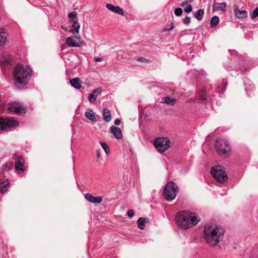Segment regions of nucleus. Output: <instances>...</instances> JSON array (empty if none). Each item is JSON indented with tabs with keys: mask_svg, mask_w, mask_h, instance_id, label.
Instances as JSON below:
<instances>
[{
	"mask_svg": "<svg viewBox=\"0 0 258 258\" xmlns=\"http://www.w3.org/2000/svg\"><path fill=\"white\" fill-rule=\"evenodd\" d=\"M225 230L222 227L212 223L205 225L204 237L206 242L212 246H216L223 238Z\"/></svg>",
	"mask_w": 258,
	"mask_h": 258,
	"instance_id": "1",
	"label": "nucleus"
},
{
	"mask_svg": "<svg viewBox=\"0 0 258 258\" xmlns=\"http://www.w3.org/2000/svg\"><path fill=\"white\" fill-rule=\"evenodd\" d=\"M201 220L196 213L189 211H180L175 216L177 225L182 229H188L196 225Z\"/></svg>",
	"mask_w": 258,
	"mask_h": 258,
	"instance_id": "2",
	"label": "nucleus"
},
{
	"mask_svg": "<svg viewBox=\"0 0 258 258\" xmlns=\"http://www.w3.org/2000/svg\"><path fill=\"white\" fill-rule=\"evenodd\" d=\"M32 70L28 66L19 63L13 69L14 84L17 88H21L28 82L32 76Z\"/></svg>",
	"mask_w": 258,
	"mask_h": 258,
	"instance_id": "3",
	"label": "nucleus"
},
{
	"mask_svg": "<svg viewBox=\"0 0 258 258\" xmlns=\"http://www.w3.org/2000/svg\"><path fill=\"white\" fill-rule=\"evenodd\" d=\"M178 191V186L174 182L169 181L166 184L164 188V198L168 201H172L175 198Z\"/></svg>",
	"mask_w": 258,
	"mask_h": 258,
	"instance_id": "4",
	"label": "nucleus"
},
{
	"mask_svg": "<svg viewBox=\"0 0 258 258\" xmlns=\"http://www.w3.org/2000/svg\"><path fill=\"white\" fill-rule=\"evenodd\" d=\"M212 176L218 182L224 183L227 181L228 177L225 173L224 168L221 166L213 167L211 170Z\"/></svg>",
	"mask_w": 258,
	"mask_h": 258,
	"instance_id": "5",
	"label": "nucleus"
},
{
	"mask_svg": "<svg viewBox=\"0 0 258 258\" xmlns=\"http://www.w3.org/2000/svg\"><path fill=\"white\" fill-rule=\"evenodd\" d=\"M154 144L160 153H163L170 147V142L167 138H158L155 140Z\"/></svg>",
	"mask_w": 258,
	"mask_h": 258,
	"instance_id": "6",
	"label": "nucleus"
},
{
	"mask_svg": "<svg viewBox=\"0 0 258 258\" xmlns=\"http://www.w3.org/2000/svg\"><path fill=\"white\" fill-rule=\"evenodd\" d=\"M215 147L220 155L226 154L231 150L228 142L224 139H217L216 141Z\"/></svg>",
	"mask_w": 258,
	"mask_h": 258,
	"instance_id": "7",
	"label": "nucleus"
},
{
	"mask_svg": "<svg viewBox=\"0 0 258 258\" xmlns=\"http://www.w3.org/2000/svg\"><path fill=\"white\" fill-rule=\"evenodd\" d=\"M18 125V122L10 117H0V132L10 129Z\"/></svg>",
	"mask_w": 258,
	"mask_h": 258,
	"instance_id": "8",
	"label": "nucleus"
},
{
	"mask_svg": "<svg viewBox=\"0 0 258 258\" xmlns=\"http://www.w3.org/2000/svg\"><path fill=\"white\" fill-rule=\"evenodd\" d=\"M7 109L10 112H14L17 114L25 113V107L17 102L10 103Z\"/></svg>",
	"mask_w": 258,
	"mask_h": 258,
	"instance_id": "9",
	"label": "nucleus"
},
{
	"mask_svg": "<svg viewBox=\"0 0 258 258\" xmlns=\"http://www.w3.org/2000/svg\"><path fill=\"white\" fill-rule=\"evenodd\" d=\"M72 21V30L71 32L74 34L75 37L78 39H80V36L79 35V29H80V24L78 22L77 19H73Z\"/></svg>",
	"mask_w": 258,
	"mask_h": 258,
	"instance_id": "10",
	"label": "nucleus"
},
{
	"mask_svg": "<svg viewBox=\"0 0 258 258\" xmlns=\"http://www.w3.org/2000/svg\"><path fill=\"white\" fill-rule=\"evenodd\" d=\"M25 160L21 156L17 157V161L15 162V167L17 171L24 172L25 170V168L24 166Z\"/></svg>",
	"mask_w": 258,
	"mask_h": 258,
	"instance_id": "11",
	"label": "nucleus"
},
{
	"mask_svg": "<svg viewBox=\"0 0 258 258\" xmlns=\"http://www.w3.org/2000/svg\"><path fill=\"white\" fill-rule=\"evenodd\" d=\"M12 56L9 54L4 55L1 58L0 63L3 68L9 66L12 63Z\"/></svg>",
	"mask_w": 258,
	"mask_h": 258,
	"instance_id": "12",
	"label": "nucleus"
},
{
	"mask_svg": "<svg viewBox=\"0 0 258 258\" xmlns=\"http://www.w3.org/2000/svg\"><path fill=\"white\" fill-rule=\"evenodd\" d=\"M234 12L235 17L238 19H244L247 17L248 14L247 11L239 10L236 5L234 6Z\"/></svg>",
	"mask_w": 258,
	"mask_h": 258,
	"instance_id": "13",
	"label": "nucleus"
},
{
	"mask_svg": "<svg viewBox=\"0 0 258 258\" xmlns=\"http://www.w3.org/2000/svg\"><path fill=\"white\" fill-rule=\"evenodd\" d=\"M102 89L98 88L95 89L91 94H90L88 100L91 103H94L96 101V98L101 94Z\"/></svg>",
	"mask_w": 258,
	"mask_h": 258,
	"instance_id": "14",
	"label": "nucleus"
},
{
	"mask_svg": "<svg viewBox=\"0 0 258 258\" xmlns=\"http://www.w3.org/2000/svg\"><path fill=\"white\" fill-rule=\"evenodd\" d=\"M85 199L89 202L94 204H99L102 201L101 197H94L89 193L85 195Z\"/></svg>",
	"mask_w": 258,
	"mask_h": 258,
	"instance_id": "15",
	"label": "nucleus"
},
{
	"mask_svg": "<svg viewBox=\"0 0 258 258\" xmlns=\"http://www.w3.org/2000/svg\"><path fill=\"white\" fill-rule=\"evenodd\" d=\"M106 7L112 12H113L120 15H123V10L118 6H114L112 4H107L106 5Z\"/></svg>",
	"mask_w": 258,
	"mask_h": 258,
	"instance_id": "16",
	"label": "nucleus"
},
{
	"mask_svg": "<svg viewBox=\"0 0 258 258\" xmlns=\"http://www.w3.org/2000/svg\"><path fill=\"white\" fill-rule=\"evenodd\" d=\"M110 132L113 134V136L117 139H120L122 138V132L120 128L112 126L110 127Z\"/></svg>",
	"mask_w": 258,
	"mask_h": 258,
	"instance_id": "17",
	"label": "nucleus"
},
{
	"mask_svg": "<svg viewBox=\"0 0 258 258\" xmlns=\"http://www.w3.org/2000/svg\"><path fill=\"white\" fill-rule=\"evenodd\" d=\"M226 4L225 3H215L213 5V8L215 11H220L222 13L226 11Z\"/></svg>",
	"mask_w": 258,
	"mask_h": 258,
	"instance_id": "18",
	"label": "nucleus"
},
{
	"mask_svg": "<svg viewBox=\"0 0 258 258\" xmlns=\"http://www.w3.org/2000/svg\"><path fill=\"white\" fill-rule=\"evenodd\" d=\"M66 43L69 47L81 46L80 43L76 42L72 37L67 38L66 40Z\"/></svg>",
	"mask_w": 258,
	"mask_h": 258,
	"instance_id": "19",
	"label": "nucleus"
},
{
	"mask_svg": "<svg viewBox=\"0 0 258 258\" xmlns=\"http://www.w3.org/2000/svg\"><path fill=\"white\" fill-rule=\"evenodd\" d=\"M71 85L77 89H80L81 88V80L77 77L72 79L70 81Z\"/></svg>",
	"mask_w": 258,
	"mask_h": 258,
	"instance_id": "20",
	"label": "nucleus"
},
{
	"mask_svg": "<svg viewBox=\"0 0 258 258\" xmlns=\"http://www.w3.org/2000/svg\"><path fill=\"white\" fill-rule=\"evenodd\" d=\"M10 184L8 181H5L0 183V192L5 194L9 188Z\"/></svg>",
	"mask_w": 258,
	"mask_h": 258,
	"instance_id": "21",
	"label": "nucleus"
},
{
	"mask_svg": "<svg viewBox=\"0 0 258 258\" xmlns=\"http://www.w3.org/2000/svg\"><path fill=\"white\" fill-rule=\"evenodd\" d=\"M86 118L92 121H96L94 113L92 109H87L85 113Z\"/></svg>",
	"mask_w": 258,
	"mask_h": 258,
	"instance_id": "22",
	"label": "nucleus"
},
{
	"mask_svg": "<svg viewBox=\"0 0 258 258\" xmlns=\"http://www.w3.org/2000/svg\"><path fill=\"white\" fill-rule=\"evenodd\" d=\"M103 119L107 122L110 121L111 119V116L110 111L106 108H104L103 110Z\"/></svg>",
	"mask_w": 258,
	"mask_h": 258,
	"instance_id": "23",
	"label": "nucleus"
},
{
	"mask_svg": "<svg viewBox=\"0 0 258 258\" xmlns=\"http://www.w3.org/2000/svg\"><path fill=\"white\" fill-rule=\"evenodd\" d=\"M7 41V34L4 29L0 30V46L5 45Z\"/></svg>",
	"mask_w": 258,
	"mask_h": 258,
	"instance_id": "24",
	"label": "nucleus"
},
{
	"mask_svg": "<svg viewBox=\"0 0 258 258\" xmlns=\"http://www.w3.org/2000/svg\"><path fill=\"white\" fill-rule=\"evenodd\" d=\"M147 222V219L145 218L140 217L137 220L138 227L141 230H143L145 228V224Z\"/></svg>",
	"mask_w": 258,
	"mask_h": 258,
	"instance_id": "25",
	"label": "nucleus"
},
{
	"mask_svg": "<svg viewBox=\"0 0 258 258\" xmlns=\"http://www.w3.org/2000/svg\"><path fill=\"white\" fill-rule=\"evenodd\" d=\"M219 22V19L218 16H213L210 20V26L211 28L215 27Z\"/></svg>",
	"mask_w": 258,
	"mask_h": 258,
	"instance_id": "26",
	"label": "nucleus"
},
{
	"mask_svg": "<svg viewBox=\"0 0 258 258\" xmlns=\"http://www.w3.org/2000/svg\"><path fill=\"white\" fill-rule=\"evenodd\" d=\"M199 96L202 101L207 100V93L206 90L204 89H202L200 90Z\"/></svg>",
	"mask_w": 258,
	"mask_h": 258,
	"instance_id": "27",
	"label": "nucleus"
},
{
	"mask_svg": "<svg viewBox=\"0 0 258 258\" xmlns=\"http://www.w3.org/2000/svg\"><path fill=\"white\" fill-rule=\"evenodd\" d=\"M204 14L203 9H199L195 14L194 16L198 20H201L202 19V16Z\"/></svg>",
	"mask_w": 258,
	"mask_h": 258,
	"instance_id": "28",
	"label": "nucleus"
},
{
	"mask_svg": "<svg viewBox=\"0 0 258 258\" xmlns=\"http://www.w3.org/2000/svg\"><path fill=\"white\" fill-rule=\"evenodd\" d=\"M13 166L12 162L6 163L3 165L2 171L3 172L7 171L10 170Z\"/></svg>",
	"mask_w": 258,
	"mask_h": 258,
	"instance_id": "29",
	"label": "nucleus"
},
{
	"mask_svg": "<svg viewBox=\"0 0 258 258\" xmlns=\"http://www.w3.org/2000/svg\"><path fill=\"white\" fill-rule=\"evenodd\" d=\"M100 144L101 145L102 148L103 149L105 152L106 154H109L110 153V150L108 146L105 143H103L101 141L100 142Z\"/></svg>",
	"mask_w": 258,
	"mask_h": 258,
	"instance_id": "30",
	"label": "nucleus"
},
{
	"mask_svg": "<svg viewBox=\"0 0 258 258\" xmlns=\"http://www.w3.org/2000/svg\"><path fill=\"white\" fill-rule=\"evenodd\" d=\"M164 102L167 104L173 105L175 103L176 100L175 99L171 98L169 97H167L165 98Z\"/></svg>",
	"mask_w": 258,
	"mask_h": 258,
	"instance_id": "31",
	"label": "nucleus"
},
{
	"mask_svg": "<svg viewBox=\"0 0 258 258\" xmlns=\"http://www.w3.org/2000/svg\"><path fill=\"white\" fill-rule=\"evenodd\" d=\"M183 11L181 8H177L174 10V14L177 16H180L182 14Z\"/></svg>",
	"mask_w": 258,
	"mask_h": 258,
	"instance_id": "32",
	"label": "nucleus"
},
{
	"mask_svg": "<svg viewBox=\"0 0 258 258\" xmlns=\"http://www.w3.org/2000/svg\"><path fill=\"white\" fill-rule=\"evenodd\" d=\"M258 16V8H255L251 14V17L254 19Z\"/></svg>",
	"mask_w": 258,
	"mask_h": 258,
	"instance_id": "33",
	"label": "nucleus"
},
{
	"mask_svg": "<svg viewBox=\"0 0 258 258\" xmlns=\"http://www.w3.org/2000/svg\"><path fill=\"white\" fill-rule=\"evenodd\" d=\"M68 17L70 19H77V13L76 12H73L72 13H70L68 15Z\"/></svg>",
	"mask_w": 258,
	"mask_h": 258,
	"instance_id": "34",
	"label": "nucleus"
},
{
	"mask_svg": "<svg viewBox=\"0 0 258 258\" xmlns=\"http://www.w3.org/2000/svg\"><path fill=\"white\" fill-rule=\"evenodd\" d=\"M192 10V7L191 5H188L186 6V7L184 8V11L185 12L187 13H190Z\"/></svg>",
	"mask_w": 258,
	"mask_h": 258,
	"instance_id": "35",
	"label": "nucleus"
},
{
	"mask_svg": "<svg viewBox=\"0 0 258 258\" xmlns=\"http://www.w3.org/2000/svg\"><path fill=\"white\" fill-rule=\"evenodd\" d=\"M174 28V24L173 22L170 23V27L169 28H164L163 31L164 32L169 31Z\"/></svg>",
	"mask_w": 258,
	"mask_h": 258,
	"instance_id": "36",
	"label": "nucleus"
},
{
	"mask_svg": "<svg viewBox=\"0 0 258 258\" xmlns=\"http://www.w3.org/2000/svg\"><path fill=\"white\" fill-rule=\"evenodd\" d=\"M183 22L185 25L188 24L190 22V17L186 16L184 19H183Z\"/></svg>",
	"mask_w": 258,
	"mask_h": 258,
	"instance_id": "37",
	"label": "nucleus"
},
{
	"mask_svg": "<svg viewBox=\"0 0 258 258\" xmlns=\"http://www.w3.org/2000/svg\"><path fill=\"white\" fill-rule=\"evenodd\" d=\"M134 214H135V213H134V210H128V212H127V215L129 217L131 218V217H133L134 216Z\"/></svg>",
	"mask_w": 258,
	"mask_h": 258,
	"instance_id": "38",
	"label": "nucleus"
},
{
	"mask_svg": "<svg viewBox=\"0 0 258 258\" xmlns=\"http://www.w3.org/2000/svg\"><path fill=\"white\" fill-rule=\"evenodd\" d=\"M137 60L139 61L142 62H148V60L147 59H146V58H143V57L138 58L137 59Z\"/></svg>",
	"mask_w": 258,
	"mask_h": 258,
	"instance_id": "39",
	"label": "nucleus"
},
{
	"mask_svg": "<svg viewBox=\"0 0 258 258\" xmlns=\"http://www.w3.org/2000/svg\"><path fill=\"white\" fill-rule=\"evenodd\" d=\"M120 123H121V121L119 119H116L114 122V123L116 125H119L120 124Z\"/></svg>",
	"mask_w": 258,
	"mask_h": 258,
	"instance_id": "40",
	"label": "nucleus"
},
{
	"mask_svg": "<svg viewBox=\"0 0 258 258\" xmlns=\"http://www.w3.org/2000/svg\"><path fill=\"white\" fill-rule=\"evenodd\" d=\"M102 60H103V57H96L95 58V61H96V62H100V61H102Z\"/></svg>",
	"mask_w": 258,
	"mask_h": 258,
	"instance_id": "41",
	"label": "nucleus"
},
{
	"mask_svg": "<svg viewBox=\"0 0 258 258\" xmlns=\"http://www.w3.org/2000/svg\"><path fill=\"white\" fill-rule=\"evenodd\" d=\"M227 86V82H223L222 86L220 87H221L224 90H225Z\"/></svg>",
	"mask_w": 258,
	"mask_h": 258,
	"instance_id": "42",
	"label": "nucleus"
},
{
	"mask_svg": "<svg viewBox=\"0 0 258 258\" xmlns=\"http://www.w3.org/2000/svg\"><path fill=\"white\" fill-rule=\"evenodd\" d=\"M187 3H188V2H187V1H183V2H182L181 3V6L182 7H184L185 6H186V5L187 4Z\"/></svg>",
	"mask_w": 258,
	"mask_h": 258,
	"instance_id": "43",
	"label": "nucleus"
},
{
	"mask_svg": "<svg viewBox=\"0 0 258 258\" xmlns=\"http://www.w3.org/2000/svg\"><path fill=\"white\" fill-rule=\"evenodd\" d=\"M97 156L98 158H99L100 156V153L99 151H97Z\"/></svg>",
	"mask_w": 258,
	"mask_h": 258,
	"instance_id": "44",
	"label": "nucleus"
},
{
	"mask_svg": "<svg viewBox=\"0 0 258 258\" xmlns=\"http://www.w3.org/2000/svg\"><path fill=\"white\" fill-rule=\"evenodd\" d=\"M194 0H187L186 1H187L189 3H190V2H192Z\"/></svg>",
	"mask_w": 258,
	"mask_h": 258,
	"instance_id": "45",
	"label": "nucleus"
},
{
	"mask_svg": "<svg viewBox=\"0 0 258 258\" xmlns=\"http://www.w3.org/2000/svg\"><path fill=\"white\" fill-rule=\"evenodd\" d=\"M227 70H228V71L230 70V69H229V68H227Z\"/></svg>",
	"mask_w": 258,
	"mask_h": 258,
	"instance_id": "46",
	"label": "nucleus"
}]
</instances>
